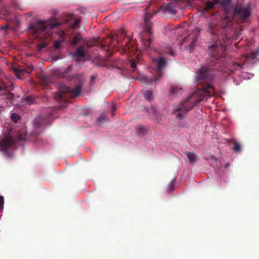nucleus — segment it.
Instances as JSON below:
<instances>
[{"instance_id": "f257e3e1", "label": "nucleus", "mask_w": 259, "mask_h": 259, "mask_svg": "<svg viewBox=\"0 0 259 259\" xmlns=\"http://www.w3.org/2000/svg\"><path fill=\"white\" fill-rule=\"evenodd\" d=\"M208 32L213 37L214 42L209 44L208 48L210 53L206 63L203 64L199 69L196 80L198 84L202 87L198 89L190 95L174 110L175 116L180 120H182L187 112L191 110L200 102L204 100L206 97L213 96L214 95L213 88L211 82L213 78V70H219L224 63L223 57L221 55L222 47L219 39V27L212 24H209Z\"/></svg>"}, {"instance_id": "f03ea898", "label": "nucleus", "mask_w": 259, "mask_h": 259, "mask_svg": "<svg viewBox=\"0 0 259 259\" xmlns=\"http://www.w3.org/2000/svg\"><path fill=\"white\" fill-rule=\"evenodd\" d=\"M153 16V14L150 13L145 14L144 19V27L143 31L140 34L141 40L145 49L151 48L153 23L150 21V19Z\"/></svg>"}, {"instance_id": "7ed1b4c3", "label": "nucleus", "mask_w": 259, "mask_h": 259, "mask_svg": "<svg viewBox=\"0 0 259 259\" xmlns=\"http://www.w3.org/2000/svg\"><path fill=\"white\" fill-rule=\"evenodd\" d=\"M60 23L54 21H38L35 24H31L29 29L33 33L35 37L45 31L48 32V30L57 27L60 25Z\"/></svg>"}, {"instance_id": "20e7f679", "label": "nucleus", "mask_w": 259, "mask_h": 259, "mask_svg": "<svg viewBox=\"0 0 259 259\" xmlns=\"http://www.w3.org/2000/svg\"><path fill=\"white\" fill-rule=\"evenodd\" d=\"M81 89L80 85H77L72 88L66 85L61 86L57 92L55 98L57 100H65L69 97H77L80 94Z\"/></svg>"}, {"instance_id": "39448f33", "label": "nucleus", "mask_w": 259, "mask_h": 259, "mask_svg": "<svg viewBox=\"0 0 259 259\" xmlns=\"http://www.w3.org/2000/svg\"><path fill=\"white\" fill-rule=\"evenodd\" d=\"M16 145V141L12 137L4 136L0 138V152H3L7 157H11V151L15 149Z\"/></svg>"}, {"instance_id": "423d86ee", "label": "nucleus", "mask_w": 259, "mask_h": 259, "mask_svg": "<svg viewBox=\"0 0 259 259\" xmlns=\"http://www.w3.org/2000/svg\"><path fill=\"white\" fill-rule=\"evenodd\" d=\"M250 14L251 12L249 8L237 6L235 9H233V10H232L231 18L229 20L227 19L225 22L226 23L231 22L234 18L244 21L250 16Z\"/></svg>"}, {"instance_id": "0eeeda50", "label": "nucleus", "mask_w": 259, "mask_h": 259, "mask_svg": "<svg viewBox=\"0 0 259 259\" xmlns=\"http://www.w3.org/2000/svg\"><path fill=\"white\" fill-rule=\"evenodd\" d=\"M231 0H214V3L219 5L224 13V21L229 20L232 15L233 8L231 5Z\"/></svg>"}, {"instance_id": "6e6552de", "label": "nucleus", "mask_w": 259, "mask_h": 259, "mask_svg": "<svg viewBox=\"0 0 259 259\" xmlns=\"http://www.w3.org/2000/svg\"><path fill=\"white\" fill-rule=\"evenodd\" d=\"M153 62L156 64L157 76L154 78V80L159 79L162 76L161 69L166 65V60L164 57L156 58L153 59Z\"/></svg>"}, {"instance_id": "1a4fd4ad", "label": "nucleus", "mask_w": 259, "mask_h": 259, "mask_svg": "<svg viewBox=\"0 0 259 259\" xmlns=\"http://www.w3.org/2000/svg\"><path fill=\"white\" fill-rule=\"evenodd\" d=\"M259 52H251L247 56H244L242 57L243 62H236L233 64V68L235 70H240L242 69V66L244 65L246 62L249 59L254 60L256 58V55H258Z\"/></svg>"}, {"instance_id": "9d476101", "label": "nucleus", "mask_w": 259, "mask_h": 259, "mask_svg": "<svg viewBox=\"0 0 259 259\" xmlns=\"http://www.w3.org/2000/svg\"><path fill=\"white\" fill-rule=\"evenodd\" d=\"M121 35V36H124V40L122 42H119V40H118V43L122 47L123 51L124 53H126L127 51H128L130 48L132 47V44L131 42V40L128 37H125V32L124 30H121L120 32H119L117 34L118 37H119V35Z\"/></svg>"}, {"instance_id": "9b49d317", "label": "nucleus", "mask_w": 259, "mask_h": 259, "mask_svg": "<svg viewBox=\"0 0 259 259\" xmlns=\"http://www.w3.org/2000/svg\"><path fill=\"white\" fill-rule=\"evenodd\" d=\"M135 130L138 136L143 137L148 134L149 128L146 125L139 124L136 127Z\"/></svg>"}, {"instance_id": "f8f14e48", "label": "nucleus", "mask_w": 259, "mask_h": 259, "mask_svg": "<svg viewBox=\"0 0 259 259\" xmlns=\"http://www.w3.org/2000/svg\"><path fill=\"white\" fill-rule=\"evenodd\" d=\"M150 118L159 122L161 120L160 114L158 110L154 106H151V109L148 111Z\"/></svg>"}, {"instance_id": "ddd939ff", "label": "nucleus", "mask_w": 259, "mask_h": 259, "mask_svg": "<svg viewBox=\"0 0 259 259\" xmlns=\"http://www.w3.org/2000/svg\"><path fill=\"white\" fill-rule=\"evenodd\" d=\"M73 56L74 57H78L84 58L85 56V47L83 45L79 47L75 51Z\"/></svg>"}, {"instance_id": "4468645a", "label": "nucleus", "mask_w": 259, "mask_h": 259, "mask_svg": "<svg viewBox=\"0 0 259 259\" xmlns=\"http://www.w3.org/2000/svg\"><path fill=\"white\" fill-rule=\"evenodd\" d=\"M45 121H49V119L44 116H39L35 119L34 124L36 127H38L46 124Z\"/></svg>"}, {"instance_id": "2eb2a0df", "label": "nucleus", "mask_w": 259, "mask_h": 259, "mask_svg": "<svg viewBox=\"0 0 259 259\" xmlns=\"http://www.w3.org/2000/svg\"><path fill=\"white\" fill-rule=\"evenodd\" d=\"M217 5V3H214V0L213 2L207 1L203 9V11L206 12L214 8V6Z\"/></svg>"}, {"instance_id": "dca6fc26", "label": "nucleus", "mask_w": 259, "mask_h": 259, "mask_svg": "<svg viewBox=\"0 0 259 259\" xmlns=\"http://www.w3.org/2000/svg\"><path fill=\"white\" fill-rule=\"evenodd\" d=\"M72 69H73L72 65H70L67 68H66L65 69V70H64L63 71L61 72L60 73L59 76L61 77H63V78L68 77L69 76V74L71 73Z\"/></svg>"}, {"instance_id": "f3484780", "label": "nucleus", "mask_w": 259, "mask_h": 259, "mask_svg": "<svg viewBox=\"0 0 259 259\" xmlns=\"http://www.w3.org/2000/svg\"><path fill=\"white\" fill-rule=\"evenodd\" d=\"M169 92L172 95L175 96H179L182 95L183 93V90L181 88H178L177 87H172L170 88Z\"/></svg>"}, {"instance_id": "a211bd4d", "label": "nucleus", "mask_w": 259, "mask_h": 259, "mask_svg": "<svg viewBox=\"0 0 259 259\" xmlns=\"http://www.w3.org/2000/svg\"><path fill=\"white\" fill-rule=\"evenodd\" d=\"M185 154L191 163H193L196 162L197 157L195 153L190 152H186Z\"/></svg>"}, {"instance_id": "6ab92c4d", "label": "nucleus", "mask_w": 259, "mask_h": 259, "mask_svg": "<svg viewBox=\"0 0 259 259\" xmlns=\"http://www.w3.org/2000/svg\"><path fill=\"white\" fill-rule=\"evenodd\" d=\"M142 94L145 100H147L148 101L151 102L153 99L151 91L148 90L143 91Z\"/></svg>"}, {"instance_id": "aec40b11", "label": "nucleus", "mask_w": 259, "mask_h": 259, "mask_svg": "<svg viewBox=\"0 0 259 259\" xmlns=\"http://www.w3.org/2000/svg\"><path fill=\"white\" fill-rule=\"evenodd\" d=\"M81 39H82V36L81 35V34L80 33H77L73 37L71 41V45H73V46L76 45Z\"/></svg>"}, {"instance_id": "412c9836", "label": "nucleus", "mask_w": 259, "mask_h": 259, "mask_svg": "<svg viewBox=\"0 0 259 259\" xmlns=\"http://www.w3.org/2000/svg\"><path fill=\"white\" fill-rule=\"evenodd\" d=\"M137 61L134 59H131L129 60L128 64L131 68V71L134 72L137 70Z\"/></svg>"}, {"instance_id": "4be33fe9", "label": "nucleus", "mask_w": 259, "mask_h": 259, "mask_svg": "<svg viewBox=\"0 0 259 259\" xmlns=\"http://www.w3.org/2000/svg\"><path fill=\"white\" fill-rule=\"evenodd\" d=\"M13 71L15 75L18 78L20 77V75H23L25 72H26V70L25 69L17 68H14Z\"/></svg>"}, {"instance_id": "5701e85b", "label": "nucleus", "mask_w": 259, "mask_h": 259, "mask_svg": "<svg viewBox=\"0 0 259 259\" xmlns=\"http://www.w3.org/2000/svg\"><path fill=\"white\" fill-rule=\"evenodd\" d=\"M22 100L23 102H25L29 105L34 103L35 101V98L30 95L23 97Z\"/></svg>"}, {"instance_id": "b1692460", "label": "nucleus", "mask_w": 259, "mask_h": 259, "mask_svg": "<svg viewBox=\"0 0 259 259\" xmlns=\"http://www.w3.org/2000/svg\"><path fill=\"white\" fill-rule=\"evenodd\" d=\"M11 118L15 123H17L20 119V116L17 113H12Z\"/></svg>"}, {"instance_id": "393cba45", "label": "nucleus", "mask_w": 259, "mask_h": 259, "mask_svg": "<svg viewBox=\"0 0 259 259\" xmlns=\"http://www.w3.org/2000/svg\"><path fill=\"white\" fill-rule=\"evenodd\" d=\"M7 90L6 85L4 84H0V96L5 95L7 93Z\"/></svg>"}, {"instance_id": "a878e982", "label": "nucleus", "mask_w": 259, "mask_h": 259, "mask_svg": "<svg viewBox=\"0 0 259 259\" xmlns=\"http://www.w3.org/2000/svg\"><path fill=\"white\" fill-rule=\"evenodd\" d=\"M175 182V180L172 179L169 183L168 186H167V190L169 192H171L174 190Z\"/></svg>"}, {"instance_id": "bb28decb", "label": "nucleus", "mask_w": 259, "mask_h": 259, "mask_svg": "<svg viewBox=\"0 0 259 259\" xmlns=\"http://www.w3.org/2000/svg\"><path fill=\"white\" fill-rule=\"evenodd\" d=\"M197 36H195L192 38V40L191 42L190 46V52H191L193 51V48L195 46V42L197 41Z\"/></svg>"}, {"instance_id": "cd10ccee", "label": "nucleus", "mask_w": 259, "mask_h": 259, "mask_svg": "<svg viewBox=\"0 0 259 259\" xmlns=\"http://www.w3.org/2000/svg\"><path fill=\"white\" fill-rule=\"evenodd\" d=\"M234 146L233 148V150L236 152H239L241 150V147L239 143L236 141L234 142Z\"/></svg>"}, {"instance_id": "c85d7f7f", "label": "nucleus", "mask_w": 259, "mask_h": 259, "mask_svg": "<svg viewBox=\"0 0 259 259\" xmlns=\"http://www.w3.org/2000/svg\"><path fill=\"white\" fill-rule=\"evenodd\" d=\"M48 44L47 42H44L41 44H39L37 45V50L38 51H41L42 49L47 47Z\"/></svg>"}, {"instance_id": "c756f323", "label": "nucleus", "mask_w": 259, "mask_h": 259, "mask_svg": "<svg viewBox=\"0 0 259 259\" xmlns=\"http://www.w3.org/2000/svg\"><path fill=\"white\" fill-rule=\"evenodd\" d=\"M106 119V116L105 114H102L101 115H100V116L97 118V121L99 122H102L103 121H105Z\"/></svg>"}, {"instance_id": "7c9ffc66", "label": "nucleus", "mask_w": 259, "mask_h": 259, "mask_svg": "<svg viewBox=\"0 0 259 259\" xmlns=\"http://www.w3.org/2000/svg\"><path fill=\"white\" fill-rule=\"evenodd\" d=\"M80 22L79 19H75L74 22L72 24V26L73 28L76 27Z\"/></svg>"}, {"instance_id": "2f4dec72", "label": "nucleus", "mask_w": 259, "mask_h": 259, "mask_svg": "<svg viewBox=\"0 0 259 259\" xmlns=\"http://www.w3.org/2000/svg\"><path fill=\"white\" fill-rule=\"evenodd\" d=\"M4 200L3 196H0V211L3 209Z\"/></svg>"}, {"instance_id": "473e14b6", "label": "nucleus", "mask_w": 259, "mask_h": 259, "mask_svg": "<svg viewBox=\"0 0 259 259\" xmlns=\"http://www.w3.org/2000/svg\"><path fill=\"white\" fill-rule=\"evenodd\" d=\"M1 13L4 16H6V15L9 14V11L7 10V8H3V9Z\"/></svg>"}, {"instance_id": "72a5a7b5", "label": "nucleus", "mask_w": 259, "mask_h": 259, "mask_svg": "<svg viewBox=\"0 0 259 259\" xmlns=\"http://www.w3.org/2000/svg\"><path fill=\"white\" fill-rule=\"evenodd\" d=\"M116 106L115 105H113L112 106V110H111V115L113 117L114 116V112L116 111Z\"/></svg>"}, {"instance_id": "f704fd0d", "label": "nucleus", "mask_w": 259, "mask_h": 259, "mask_svg": "<svg viewBox=\"0 0 259 259\" xmlns=\"http://www.w3.org/2000/svg\"><path fill=\"white\" fill-rule=\"evenodd\" d=\"M9 27V26L8 25H4V26H0V29L6 31V30H8Z\"/></svg>"}, {"instance_id": "c9c22d12", "label": "nucleus", "mask_w": 259, "mask_h": 259, "mask_svg": "<svg viewBox=\"0 0 259 259\" xmlns=\"http://www.w3.org/2000/svg\"><path fill=\"white\" fill-rule=\"evenodd\" d=\"M33 67L32 66H29L27 67V70H26L27 73H30L33 70Z\"/></svg>"}, {"instance_id": "e433bc0d", "label": "nucleus", "mask_w": 259, "mask_h": 259, "mask_svg": "<svg viewBox=\"0 0 259 259\" xmlns=\"http://www.w3.org/2000/svg\"><path fill=\"white\" fill-rule=\"evenodd\" d=\"M142 78L145 81V82H148V78H147V76H143Z\"/></svg>"}, {"instance_id": "4c0bfd02", "label": "nucleus", "mask_w": 259, "mask_h": 259, "mask_svg": "<svg viewBox=\"0 0 259 259\" xmlns=\"http://www.w3.org/2000/svg\"><path fill=\"white\" fill-rule=\"evenodd\" d=\"M60 44L59 42H56L55 44V48L56 49H58L59 48Z\"/></svg>"}, {"instance_id": "58836bf2", "label": "nucleus", "mask_w": 259, "mask_h": 259, "mask_svg": "<svg viewBox=\"0 0 259 259\" xmlns=\"http://www.w3.org/2000/svg\"><path fill=\"white\" fill-rule=\"evenodd\" d=\"M5 108L2 106H0V113L4 110Z\"/></svg>"}, {"instance_id": "ea45409f", "label": "nucleus", "mask_w": 259, "mask_h": 259, "mask_svg": "<svg viewBox=\"0 0 259 259\" xmlns=\"http://www.w3.org/2000/svg\"><path fill=\"white\" fill-rule=\"evenodd\" d=\"M169 54L171 55V56H173L174 55V54H173V52L171 50H170L169 51Z\"/></svg>"}, {"instance_id": "a19ab883", "label": "nucleus", "mask_w": 259, "mask_h": 259, "mask_svg": "<svg viewBox=\"0 0 259 259\" xmlns=\"http://www.w3.org/2000/svg\"><path fill=\"white\" fill-rule=\"evenodd\" d=\"M187 39H188V37H185V38H184V41H186V40H187Z\"/></svg>"}, {"instance_id": "79ce46f5", "label": "nucleus", "mask_w": 259, "mask_h": 259, "mask_svg": "<svg viewBox=\"0 0 259 259\" xmlns=\"http://www.w3.org/2000/svg\"><path fill=\"white\" fill-rule=\"evenodd\" d=\"M197 30H198V31L199 32H200V29L199 28H197Z\"/></svg>"}]
</instances>
